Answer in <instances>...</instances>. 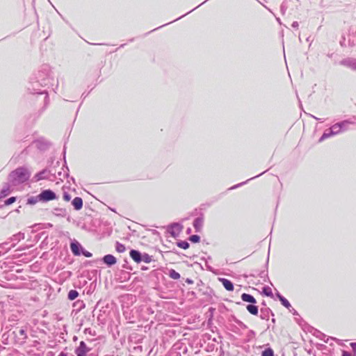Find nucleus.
<instances>
[{"label": "nucleus", "instance_id": "obj_11", "mask_svg": "<svg viewBox=\"0 0 356 356\" xmlns=\"http://www.w3.org/2000/svg\"><path fill=\"white\" fill-rule=\"evenodd\" d=\"M78 291H76V290H70L68 293L67 297L69 300H74L78 297Z\"/></svg>", "mask_w": 356, "mask_h": 356}, {"label": "nucleus", "instance_id": "obj_18", "mask_svg": "<svg viewBox=\"0 0 356 356\" xmlns=\"http://www.w3.org/2000/svg\"><path fill=\"white\" fill-rule=\"evenodd\" d=\"M200 237L197 235H192L189 237V240L193 243H198Z\"/></svg>", "mask_w": 356, "mask_h": 356}, {"label": "nucleus", "instance_id": "obj_4", "mask_svg": "<svg viewBox=\"0 0 356 356\" xmlns=\"http://www.w3.org/2000/svg\"><path fill=\"white\" fill-rule=\"evenodd\" d=\"M220 282L222 283L226 290L232 291L234 290V285L231 281L225 278H219Z\"/></svg>", "mask_w": 356, "mask_h": 356}, {"label": "nucleus", "instance_id": "obj_25", "mask_svg": "<svg viewBox=\"0 0 356 356\" xmlns=\"http://www.w3.org/2000/svg\"><path fill=\"white\" fill-rule=\"evenodd\" d=\"M83 254L86 257H92V254L89 252H83Z\"/></svg>", "mask_w": 356, "mask_h": 356}, {"label": "nucleus", "instance_id": "obj_23", "mask_svg": "<svg viewBox=\"0 0 356 356\" xmlns=\"http://www.w3.org/2000/svg\"><path fill=\"white\" fill-rule=\"evenodd\" d=\"M19 334L22 335V336H24V338L26 339L27 337H26V332L24 330L21 329L19 331Z\"/></svg>", "mask_w": 356, "mask_h": 356}, {"label": "nucleus", "instance_id": "obj_28", "mask_svg": "<svg viewBox=\"0 0 356 356\" xmlns=\"http://www.w3.org/2000/svg\"><path fill=\"white\" fill-rule=\"evenodd\" d=\"M343 356H348V355H346V354L344 353V354L343 355Z\"/></svg>", "mask_w": 356, "mask_h": 356}, {"label": "nucleus", "instance_id": "obj_26", "mask_svg": "<svg viewBox=\"0 0 356 356\" xmlns=\"http://www.w3.org/2000/svg\"><path fill=\"white\" fill-rule=\"evenodd\" d=\"M58 356H67L66 353L62 352Z\"/></svg>", "mask_w": 356, "mask_h": 356}, {"label": "nucleus", "instance_id": "obj_2", "mask_svg": "<svg viewBox=\"0 0 356 356\" xmlns=\"http://www.w3.org/2000/svg\"><path fill=\"white\" fill-rule=\"evenodd\" d=\"M40 198L44 201H50L56 199V194L51 190H45L40 194Z\"/></svg>", "mask_w": 356, "mask_h": 356}, {"label": "nucleus", "instance_id": "obj_12", "mask_svg": "<svg viewBox=\"0 0 356 356\" xmlns=\"http://www.w3.org/2000/svg\"><path fill=\"white\" fill-rule=\"evenodd\" d=\"M115 250L118 252L122 253L125 252L126 248L123 244L117 242L115 244Z\"/></svg>", "mask_w": 356, "mask_h": 356}, {"label": "nucleus", "instance_id": "obj_15", "mask_svg": "<svg viewBox=\"0 0 356 356\" xmlns=\"http://www.w3.org/2000/svg\"><path fill=\"white\" fill-rule=\"evenodd\" d=\"M70 248H71V250L74 253V254H75V255H79L80 254V252H79V247H78V245L76 244L71 243Z\"/></svg>", "mask_w": 356, "mask_h": 356}, {"label": "nucleus", "instance_id": "obj_3", "mask_svg": "<svg viewBox=\"0 0 356 356\" xmlns=\"http://www.w3.org/2000/svg\"><path fill=\"white\" fill-rule=\"evenodd\" d=\"M90 351V349L88 348L87 345L84 341H81L79 343V346L75 350L76 353L86 355Z\"/></svg>", "mask_w": 356, "mask_h": 356}, {"label": "nucleus", "instance_id": "obj_10", "mask_svg": "<svg viewBox=\"0 0 356 356\" xmlns=\"http://www.w3.org/2000/svg\"><path fill=\"white\" fill-rule=\"evenodd\" d=\"M246 309L252 315L258 314V307L254 305H248Z\"/></svg>", "mask_w": 356, "mask_h": 356}, {"label": "nucleus", "instance_id": "obj_14", "mask_svg": "<svg viewBox=\"0 0 356 356\" xmlns=\"http://www.w3.org/2000/svg\"><path fill=\"white\" fill-rule=\"evenodd\" d=\"M261 356H274V352L272 348H268L262 352Z\"/></svg>", "mask_w": 356, "mask_h": 356}, {"label": "nucleus", "instance_id": "obj_20", "mask_svg": "<svg viewBox=\"0 0 356 356\" xmlns=\"http://www.w3.org/2000/svg\"><path fill=\"white\" fill-rule=\"evenodd\" d=\"M15 201H16V197H11L8 198V200H6L4 202V204H5V205H10V204L14 203Z\"/></svg>", "mask_w": 356, "mask_h": 356}, {"label": "nucleus", "instance_id": "obj_17", "mask_svg": "<svg viewBox=\"0 0 356 356\" xmlns=\"http://www.w3.org/2000/svg\"><path fill=\"white\" fill-rule=\"evenodd\" d=\"M177 245L179 248H181L182 249H184V250L188 249L189 248V244L186 241H181V242L177 243Z\"/></svg>", "mask_w": 356, "mask_h": 356}, {"label": "nucleus", "instance_id": "obj_19", "mask_svg": "<svg viewBox=\"0 0 356 356\" xmlns=\"http://www.w3.org/2000/svg\"><path fill=\"white\" fill-rule=\"evenodd\" d=\"M333 134L332 131H330L329 134L327 133H324L322 136L321 137V138L319 139V142H322L323 140H324L325 139L329 138L330 136H332Z\"/></svg>", "mask_w": 356, "mask_h": 356}, {"label": "nucleus", "instance_id": "obj_1", "mask_svg": "<svg viewBox=\"0 0 356 356\" xmlns=\"http://www.w3.org/2000/svg\"><path fill=\"white\" fill-rule=\"evenodd\" d=\"M11 175L18 182H24L29 178L30 174L27 169L19 168L14 170Z\"/></svg>", "mask_w": 356, "mask_h": 356}, {"label": "nucleus", "instance_id": "obj_27", "mask_svg": "<svg viewBox=\"0 0 356 356\" xmlns=\"http://www.w3.org/2000/svg\"><path fill=\"white\" fill-rule=\"evenodd\" d=\"M77 356H86V355H82V354H79V353H76Z\"/></svg>", "mask_w": 356, "mask_h": 356}, {"label": "nucleus", "instance_id": "obj_22", "mask_svg": "<svg viewBox=\"0 0 356 356\" xmlns=\"http://www.w3.org/2000/svg\"><path fill=\"white\" fill-rule=\"evenodd\" d=\"M142 261H145V263H149L151 261V258L148 254H145L143 256Z\"/></svg>", "mask_w": 356, "mask_h": 356}, {"label": "nucleus", "instance_id": "obj_24", "mask_svg": "<svg viewBox=\"0 0 356 356\" xmlns=\"http://www.w3.org/2000/svg\"><path fill=\"white\" fill-rule=\"evenodd\" d=\"M270 289H266V288H264V292L267 295V296H270V292H268Z\"/></svg>", "mask_w": 356, "mask_h": 356}, {"label": "nucleus", "instance_id": "obj_5", "mask_svg": "<svg viewBox=\"0 0 356 356\" xmlns=\"http://www.w3.org/2000/svg\"><path fill=\"white\" fill-rule=\"evenodd\" d=\"M130 257L136 263H140L142 261V257H141V254L140 253L137 251V250H131L130 251Z\"/></svg>", "mask_w": 356, "mask_h": 356}, {"label": "nucleus", "instance_id": "obj_6", "mask_svg": "<svg viewBox=\"0 0 356 356\" xmlns=\"http://www.w3.org/2000/svg\"><path fill=\"white\" fill-rule=\"evenodd\" d=\"M103 261L105 264L111 266L116 264V258L112 254H106L104 257Z\"/></svg>", "mask_w": 356, "mask_h": 356}, {"label": "nucleus", "instance_id": "obj_9", "mask_svg": "<svg viewBox=\"0 0 356 356\" xmlns=\"http://www.w3.org/2000/svg\"><path fill=\"white\" fill-rule=\"evenodd\" d=\"M203 225V220L201 218H197L193 222V226L196 231H200Z\"/></svg>", "mask_w": 356, "mask_h": 356}, {"label": "nucleus", "instance_id": "obj_13", "mask_svg": "<svg viewBox=\"0 0 356 356\" xmlns=\"http://www.w3.org/2000/svg\"><path fill=\"white\" fill-rule=\"evenodd\" d=\"M169 275L171 278L174 280H178L180 278V274L173 269H171L170 270Z\"/></svg>", "mask_w": 356, "mask_h": 356}, {"label": "nucleus", "instance_id": "obj_21", "mask_svg": "<svg viewBox=\"0 0 356 356\" xmlns=\"http://www.w3.org/2000/svg\"><path fill=\"white\" fill-rule=\"evenodd\" d=\"M63 198L65 202H69L71 200V195L69 193L64 192Z\"/></svg>", "mask_w": 356, "mask_h": 356}, {"label": "nucleus", "instance_id": "obj_16", "mask_svg": "<svg viewBox=\"0 0 356 356\" xmlns=\"http://www.w3.org/2000/svg\"><path fill=\"white\" fill-rule=\"evenodd\" d=\"M280 300L285 307L289 308V307H291V304L289 303V302L284 297L280 296Z\"/></svg>", "mask_w": 356, "mask_h": 356}, {"label": "nucleus", "instance_id": "obj_7", "mask_svg": "<svg viewBox=\"0 0 356 356\" xmlns=\"http://www.w3.org/2000/svg\"><path fill=\"white\" fill-rule=\"evenodd\" d=\"M72 204L76 210H80L83 207V200L79 197H76Z\"/></svg>", "mask_w": 356, "mask_h": 356}, {"label": "nucleus", "instance_id": "obj_8", "mask_svg": "<svg viewBox=\"0 0 356 356\" xmlns=\"http://www.w3.org/2000/svg\"><path fill=\"white\" fill-rule=\"evenodd\" d=\"M241 299L244 302H248L253 304L257 302L256 299L248 293H243L241 295Z\"/></svg>", "mask_w": 356, "mask_h": 356}]
</instances>
